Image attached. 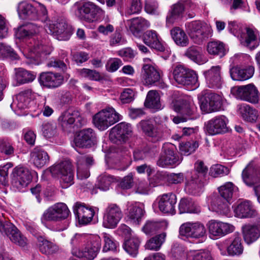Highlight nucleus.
Wrapping results in <instances>:
<instances>
[{"instance_id":"obj_1","label":"nucleus","mask_w":260,"mask_h":260,"mask_svg":"<svg viewBox=\"0 0 260 260\" xmlns=\"http://www.w3.org/2000/svg\"><path fill=\"white\" fill-rule=\"evenodd\" d=\"M46 174L50 173L53 177H57L63 188H67L74 183V174L71 162L63 161L48 168L45 170Z\"/></svg>"},{"instance_id":"obj_2","label":"nucleus","mask_w":260,"mask_h":260,"mask_svg":"<svg viewBox=\"0 0 260 260\" xmlns=\"http://www.w3.org/2000/svg\"><path fill=\"white\" fill-rule=\"evenodd\" d=\"M76 15L81 20L92 22L104 15V11L90 2H77L73 6Z\"/></svg>"},{"instance_id":"obj_3","label":"nucleus","mask_w":260,"mask_h":260,"mask_svg":"<svg viewBox=\"0 0 260 260\" xmlns=\"http://www.w3.org/2000/svg\"><path fill=\"white\" fill-rule=\"evenodd\" d=\"M188 34L197 44H201L212 36V29L210 25L201 21H193L185 24Z\"/></svg>"},{"instance_id":"obj_4","label":"nucleus","mask_w":260,"mask_h":260,"mask_svg":"<svg viewBox=\"0 0 260 260\" xmlns=\"http://www.w3.org/2000/svg\"><path fill=\"white\" fill-rule=\"evenodd\" d=\"M241 26L236 21H230L228 25V29L231 33L235 36L240 37L241 43L244 46L250 49H253L259 45V38L257 31L247 28L246 34H242Z\"/></svg>"},{"instance_id":"obj_5","label":"nucleus","mask_w":260,"mask_h":260,"mask_svg":"<svg viewBox=\"0 0 260 260\" xmlns=\"http://www.w3.org/2000/svg\"><path fill=\"white\" fill-rule=\"evenodd\" d=\"M119 120V114L112 107L106 108L100 111L93 117L95 126L101 131L107 129Z\"/></svg>"},{"instance_id":"obj_6","label":"nucleus","mask_w":260,"mask_h":260,"mask_svg":"<svg viewBox=\"0 0 260 260\" xmlns=\"http://www.w3.org/2000/svg\"><path fill=\"white\" fill-rule=\"evenodd\" d=\"M162 73L159 69L149 63L143 65L141 73V81L145 86L152 85L158 83L161 88L167 87V85L161 82Z\"/></svg>"},{"instance_id":"obj_7","label":"nucleus","mask_w":260,"mask_h":260,"mask_svg":"<svg viewBox=\"0 0 260 260\" xmlns=\"http://www.w3.org/2000/svg\"><path fill=\"white\" fill-rule=\"evenodd\" d=\"M70 213L68 207L63 203H58L46 210L41 217L44 224L47 222H56L68 217Z\"/></svg>"},{"instance_id":"obj_8","label":"nucleus","mask_w":260,"mask_h":260,"mask_svg":"<svg viewBox=\"0 0 260 260\" xmlns=\"http://www.w3.org/2000/svg\"><path fill=\"white\" fill-rule=\"evenodd\" d=\"M182 158L176 152L175 147L171 143L164 144L157 161V165L160 167H174L178 165Z\"/></svg>"},{"instance_id":"obj_9","label":"nucleus","mask_w":260,"mask_h":260,"mask_svg":"<svg viewBox=\"0 0 260 260\" xmlns=\"http://www.w3.org/2000/svg\"><path fill=\"white\" fill-rule=\"evenodd\" d=\"M173 74L174 80L179 84L194 87L199 85L197 73L182 66H176L173 70Z\"/></svg>"},{"instance_id":"obj_10","label":"nucleus","mask_w":260,"mask_h":260,"mask_svg":"<svg viewBox=\"0 0 260 260\" xmlns=\"http://www.w3.org/2000/svg\"><path fill=\"white\" fill-rule=\"evenodd\" d=\"M101 248V239L97 235L91 237L84 249L73 248V255L78 258H84L88 260L94 259Z\"/></svg>"},{"instance_id":"obj_11","label":"nucleus","mask_w":260,"mask_h":260,"mask_svg":"<svg viewBox=\"0 0 260 260\" xmlns=\"http://www.w3.org/2000/svg\"><path fill=\"white\" fill-rule=\"evenodd\" d=\"M46 32L52 35L59 41H67L71 36L70 29L63 19H58L53 22L50 20L44 25Z\"/></svg>"},{"instance_id":"obj_12","label":"nucleus","mask_w":260,"mask_h":260,"mask_svg":"<svg viewBox=\"0 0 260 260\" xmlns=\"http://www.w3.org/2000/svg\"><path fill=\"white\" fill-rule=\"evenodd\" d=\"M179 235L186 238L204 239L206 237L205 225L199 221H187L182 223L179 228Z\"/></svg>"},{"instance_id":"obj_13","label":"nucleus","mask_w":260,"mask_h":260,"mask_svg":"<svg viewBox=\"0 0 260 260\" xmlns=\"http://www.w3.org/2000/svg\"><path fill=\"white\" fill-rule=\"evenodd\" d=\"M217 246L222 255L238 256L243 251L241 239L238 236H235L233 239H225Z\"/></svg>"},{"instance_id":"obj_14","label":"nucleus","mask_w":260,"mask_h":260,"mask_svg":"<svg viewBox=\"0 0 260 260\" xmlns=\"http://www.w3.org/2000/svg\"><path fill=\"white\" fill-rule=\"evenodd\" d=\"M11 175L13 187L18 190L27 186L32 179L29 169L20 166L13 169Z\"/></svg>"},{"instance_id":"obj_15","label":"nucleus","mask_w":260,"mask_h":260,"mask_svg":"<svg viewBox=\"0 0 260 260\" xmlns=\"http://www.w3.org/2000/svg\"><path fill=\"white\" fill-rule=\"evenodd\" d=\"M27 50L28 54L26 55V57L30 59L28 63L38 64L39 55L41 53L49 54L51 51V48L50 47V43L48 40L46 39L38 40L35 41L33 45L28 46Z\"/></svg>"},{"instance_id":"obj_16","label":"nucleus","mask_w":260,"mask_h":260,"mask_svg":"<svg viewBox=\"0 0 260 260\" xmlns=\"http://www.w3.org/2000/svg\"><path fill=\"white\" fill-rule=\"evenodd\" d=\"M232 93L237 98L252 104L258 103V91L252 84L236 87L232 89Z\"/></svg>"},{"instance_id":"obj_17","label":"nucleus","mask_w":260,"mask_h":260,"mask_svg":"<svg viewBox=\"0 0 260 260\" xmlns=\"http://www.w3.org/2000/svg\"><path fill=\"white\" fill-rule=\"evenodd\" d=\"M228 119L224 115L214 117L205 123V131L211 136L224 133L228 131Z\"/></svg>"},{"instance_id":"obj_18","label":"nucleus","mask_w":260,"mask_h":260,"mask_svg":"<svg viewBox=\"0 0 260 260\" xmlns=\"http://www.w3.org/2000/svg\"><path fill=\"white\" fill-rule=\"evenodd\" d=\"M123 216L121 209L116 204L109 205L105 210L103 217V226L106 228L114 229Z\"/></svg>"},{"instance_id":"obj_19","label":"nucleus","mask_w":260,"mask_h":260,"mask_svg":"<svg viewBox=\"0 0 260 260\" xmlns=\"http://www.w3.org/2000/svg\"><path fill=\"white\" fill-rule=\"evenodd\" d=\"M132 127L131 124L121 122L111 128L109 138L114 143L118 141L126 142L132 135Z\"/></svg>"},{"instance_id":"obj_20","label":"nucleus","mask_w":260,"mask_h":260,"mask_svg":"<svg viewBox=\"0 0 260 260\" xmlns=\"http://www.w3.org/2000/svg\"><path fill=\"white\" fill-rule=\"evenodd\" d=\"M58 120L64 131H70L76 121L79 123V126H81L84 123V120L80 116V113L72 109L63 112L58 117Z\"/></svg>"},{"instance_id":"obj_21","label":"nucleus","mask_w":260,"mask_h":260,"mask_svg":"<svg viewBox=\"0 0 260 260\" xmlns=\"http://www.w3.org/2000/svg\"><path fill=\"white\" fill-rule=\"evenodd\" d=\"M242 177L243 182L249 186L260 184V168L252 162L249 163L243 170Z\"/></svg>"},{"instance_id":"obj_22","label":"nucleus","mask_w":260,"mask_h":260,"mask_svg":"<svg viewBox=\"0 0 260 260\" xmlns=\"http://www.w3.org/2000/svg\"><path fill=\"white\" fill-rule=\"evenodd\" d=\"M222 106V99L218 94L210 93L206 95L200 103L201 110L206 113L219 111Z\"/></svg>"},{"instance_id":"obj_23","label":"nucleus","mask_w":260,"mask_h":260,"mask_svg":"<svg viewBox=\"0 0 260 260\" xmlns=\"http://www.w3.org/2000/svg\"><path fill=\"white\" fill-rule=\"evenodd\" d=\"M158 199V208L164 213L174 215L176 213V196L172 192L164 193Z\"/></svg>"},{"instance_id":"obj_24","label":"nucleus","mask_w":260,"mask_h":260,"mask_svg":"<svg viewBox=\"0 0 260 260\" xmlns=\"http://www.w3.org/2000/svg\"><path fill=\"white\" fill-rule=\"evenodd\" d=\"M93 157L88 155L77 156V176L80 179L87 178L90 176L89 169L93 164Z\"/></svg>"},{"instance_id":"obj_25","label":"nucleus","mask_w":260,"mask_h":260,"mask_svg":"<svg viewBox=\"0 0 260 260\" xmlns=\"http://www.w3.org/2000/svg\"><path fill=\"white\" fill-rule=\"evenodd\" d=\"M74 212L77 215L80 224H86L92 219L95 214L94 209L84 204L77 202L74 206Z\"/></svg>"},{"instance_id":"obj_26","label":"nucleus","mask_w":260,"mask_h":260,"mask_svg":"<svg viewBox=\"0 0 260 260\" xmlns=\"http://www.w3.org/2000/svg\"><path fill=\"white\" fill-rule=\"evenodd\" d=\"M74 142L78 147H90L96 143L95 134L91 128L84 129L75 137Z\"/></svg>"},{"instance_id":"obj_27","label":"nucleus","mask_w":260,"mask_h":260,"mask_svg":"<svg viewBox=\"0 0 260 260\" xmlns=\"http://www.w3.org/2000/svg\"><path fill=\"white\" fill-rule=\"evenodd\" d=\"M204 185L205 180L199 177L197 173L192 174L186 179L184 190L189 194L198 196L203 192Z\"/></svg>"},{"instance_id":"obj_28","label":"nucleus","mask_w":260,"mask_h":260,"mask_svg":"<svg viewBox=\"0 0 260 260\" xmlns=\"http://www.w3.org/2000/svg\"><path fill=\"white\" fill-rule=\"evenodd\" d=\"M32 96V91L30 89H27L22 91L16 95V98L14 99L11 107L13 108H17L18 110H23L25 108H35L34 106V102L31 101Z\"/></svg>"},{"instance_id":"obj_29","label":"nucleus","mask_w":260,"mask_h":260,"mask_svg":"<svg viewBox=\"0 0 260 260\" xmlns=\"http://www.w3.org/2000/svg\"><path fill=\"white\" fill-rule=\"evenodd\" d=\"M63 77L59 73H42L39 77L40 84L48 88H57L63 83Z\"/></svg>"},{"instance_id":"obj_30","label":"nucleus","mask_w":260,"mask_h":260,"mask_svg":"<svg viewBox=\"0 0 260 260\" xmlns=\"http://www.w3.org/2000/svg\"><path fill=\"white\" fill-rule=\"evenodd\" d=\"M207 84L210 88H219L221 87L223 80L221 76V68L219 66H213L205 72Z\"/></svg>"},{"instance_id":"obj_31","label":"nucleus","mask_w":260,"mask_h":260,"mask_svg":"<svg viewBox=\"0 0 260 260\" xmlns=\"http://www.w3.org/2000/svg\"><path fill=\"white\" fill-rule=\"evenodd\" d=\"M17 11L21 18L37 19L38 13L35 7V5H32L26 1L20 2L17 4Z\"/></svg>"},{"instance_id":"obj_32","label":"nucleus","mask_w":260,"mask_h":260,"mask_svg":"<svg viewBox=\"0 0 260 260\" xmlns=\"http://www.w3.org/2000/svg\"><path fill=\"white\" fill-rule=\"evenodd\" d=\"M143 42L151 48L159 51H164L165 47L162 44L161 38L155 30L146 31L142 37Z\"/></svg>"},{"instance_id":"obj_33","label":"nucleus","mask_w":260,"mask_h":260,"mask_svg":"<svg viewBox=\"0 0 260 260\" xmlns=\"http://www.w3.org/2000/svg\"><path fill=\"white\" fill-rule=\"evenodd\" d=\"M40 27L33 23H27L20 26L16 31V36L19 39H29L38 34Z\"/></svg>"},{"instance_id":"obj_34","label":"nucleus","mask_w":260,"mask_h":260,"mask_svg":"<svg viewBox=\"0 0 260 260\" xmlns=\"http://www.w3.org/2000/svg\"><path fill=\"white\" fill-rule=\"evenodd\" d=\"M30 160L36 167L42 168L49 163L50 157L42 149L35 148L30 153Z\"/></svg>"},{"instance_id":"obj_35","label":"nucleus","mask_w":260,"mask_h":260,"mask_svg":"<svg viewBox=\"0 0 260 260\" xmlns=\"http://www.w3.org/2000/svg\"><path fill=\"white\" fill-rule=\"evenodd\" d=\"M242 232L245 242L250 244L260 237V226L250 224H245L242 227Z\"/></svg>"},{"instance_id":"obj_36","label":"nucleus","mask_w":260,"mask_h":260,"mask_svg":"<svg viewBox=\"0 0 260 260\" xmlns=\"http://www.w3.org/2000/svg\"><path fill=\"white\" fill-rule=\"evenodd\" d=\"M127 25L133 35L136 37H139L143 30L150 26V23L142 17H136L128 20Z\"/></svg>"},{"instance_id":"obj_37","label":"nucleus","mask_w":260,"mask_h":260,"mask_svg":"<svg viewBox=\"0 0 260 260\" xmlns=\"http://www.w3.org/2000/svg\"><path fill=\"white\" fill-rule=\"evenodd\" d=\"M234 212L236 217L241 218L251 217L256 214V210L249 201L239 204L235 209Z\"/></svg>"},{"instance_id":"obj_38","label":"nucleus","mask_w":260,"mask_h":260,"mask_svg":"<svg viewBox=\"0 0 260 260\" xmlns=\"http://www.w3.org/2000/svg\"><path fill=\"white\" fill-rule=\"evenodd\" d=\"M254 68L249 66L246 69H241L238 67L231 69L230 73L232 79L235 81H244L252 77Z\"/></svg>"},{"instance_id":"obj_39","label":"nucleus","mask_w":260,"mask_h":260,"mask_svg":"<svg viewBox=\"0 0 260 260\" xmlns=\"http://www.w3.org/2000/svg\"><path fill=\"white\" fill-rule=\"evenodd\" d=\"M227 201L220 197L214 198L211 201L210 208L213 211L223 215H228L230 212L229 203Z\"/></svg>"},{"instance_id":"obj_40","label":"nucleus","mask_w":260,"mask_h":260,"mask_svg":"<svg viewBox=\"0 0 260 260\" xmlns=\"http://www.w3.org/2000/svg\"><path fill=\"white\" fill-rule=\"evenodd\" d=\"M184 10L185 6L184 4L180 2L172 5L167 16V23L172 24L175 21L181 18L183 16Z\"/></svg>"},{"instance_id":"obj_41","label":"nucleus","mask_w":260,"mask_h":260,"mask_svg":"<svg viewBox=\"0 0 260 260\" xmlns=\"http://www.w3.org/2000/svg\"><path fill=\"white\" fill-rule=\"evenodd\" d=\"M127 210L128 217L131 221L136 225H138L144 214L142 205L139 203L131 204Z\"/></svg>"},{"instance_id":"obj_42","label":"nucleus","mask_w":260,"mask_h":260,"mask_svg":"<svg viewBox=\"0 0 260 260\" xmlns=\"http://www.w3.org/2000/svg\"><path fill=\"white\" fill-rule=\"evenodd\" d=\"M171 37L176 44L180 47H186L189 44V39L184 31L178 27L170 31Z\"/></svg>"},{"instance_id":"obj_43","label":"nucleus","mask_w":260,"mask_h":260,"mask_svg":"<svg viewBox=\"0 0 260 260\" xmlns=\"http://www.w3.org/2000/svg\"><path fill=\"white\" fill-rule=\"evenodd\" d=\"M38 247L40 251L46 255H53L59 250L58 247L55 244L43 237L38 239Z\"/></svg>"},{"instance_id":"obj_44","label":"nucleus","mask_w":260,"mask_h":260,"mask_svg":"<svg viewBox=\"0 0 260 260\" xmlns=\"http://www.w3.org/2000/svg\"><path fill=\"white\" fill-rule=\"evenodd\" d=\"M141 241L136 235L126 239L123 244L125 251L133 257H136L138 253V249Z\"/></svg>"},{"instance_id":"obj_45","label":"nucleus","mask_w":260,"mask_h":260,"mask_svg":"<svg viewBox=\"0 0 260 260\" xmlns=\"http://www.w3.org/2000/svg\"><path fill=\"white\" fill-rule=\"evenodd\" d=\"M179 210L180 214L198 213L200 212V208L191 199L183 198L180 201Z\"/></svg>"},{"instance_id":"obj_46","label":"nucleus","mask_w":260,"mask_h":260,"mask_svg":"<svg viewBox=\"0 0 260 260\" xmlns=\"http://www.w3.org/2000/svg\"><path fill=\"white\" fill-rule=\"evenodd\" d=\"M238 190V188L232 182H227L218 188L220 197L227 201H230L234 192Z\"/></svg>"},{"instance_id":"obj_47","label":"nucleus","mask_w":260,"mask_h":260,"mask_svg":"<svg viewBox=\"0 0 260 260\" xmlns=\"http://www.w3.org/2000/svg\"><path fill=\"white\" fill-rule=\"evenodd\" d=\"M145 106L149 108L159 110L161 109L160 96L156 90H150L147 95Z\"/></svg>"},{"instance_id":"obj_48","label":"nucleus","mask_w":260,"mask_h":260,"mask_svg":"<svg viewBox=\"0 0 260 260\" xmlns=\"http://www.w3.org/2000/svg\"><path fill=\"white\" fill-rule=\"evenodd\" d=\"M35 78L34 74L22 68L15 69V79L19 84L31 82Z\"/></svg>"},{"instance_id":"obj_49","label":"nucleus","mask_w":260,"mask_h":260,"mask_svg":"<svg viewBox=\"0 0 260 260\" xmlns=\"http://www.w3.org/2000/svg\"><path fill=\"white\" fill-rule=\"evenodd\" d=\"M172 106L177 112H180L188 115L191 114V103L185 99L180 98L177 100L173 101Z\"/></svg>"},{"instance_id":"obj_50","label":"nucleus","mask_w":260,"mask_h":260,"mask_svg":"<svg viewBox=\"0 0 260 260\" xmlns=\"http://www.w3.org/2000/svg\"><path fill=\"white\" fill-rule=\"evenodd\" d=\"M239 111L242 118L247 121H255L258 116L257 111L247 104L241 105Z\"/></svg>"},{"instance_id":"obj_51","label":"nucleus","mask_w":260,"mask_h":260,"mask_svg":"<svg viewBox=\"0 0 260 260\" xmlns=\"http://www.w3.org/2000/svg\"><path fill=\"white\" fill-rule=\"evenodd\" d=\"M11 228L6 233V235L9 238L10 240L13 243L21 246H24L26 244V241L19 231L14 225H10Z\"/></svg>"},{"instance_id":"obj_52","label":"nucleus","mask_w":260,"mask_h":260,"mask_svg":"<svg viewBox=\"0 0 260 260\" xmlns=\"http://www.w3.org/2000/svg\"><path fill=\"white\" fill-rule=\"evenodd\" d=\"M207 49L210 54L219 55L220 57L225 55L224 45L219 41L209 42L207 46Z\"/></svg>"},{"instance_id":"obj_53","label":"nucleus","mask_w":260,"mask_h":260,"mask_svg":"<svg viewBox=\"0 0 260 260\" xmlns=\"http://www.w3.org/2000/svg\"><path fill=\"white\" fill-rule=\"evenodd\" d=\"M166 234L162 233L150 239L146 244V249L151 250H158L165 241Z\"/></svg>"},{"instance_id":"obj_54","label":"nucleus","mask_w":260,"mask_h":260,"mask_svg":"<svg viewBox=\"0 0 260 260\" xmlns=\"http://www.w3.org/2000/svg\"><path fill=\"white\" fill-rule=\"evenodd\" d=\"M46 99L41 98L40 103L38 104L37 108H31V111L36 112V115L43 113V115L46 117L50 116L53 112V110L49 106L46 105Z\"/></svg>"},{"instance_id":"obj_55","label":"nucleus","mask_w":260,"mask_h":260,"mask_svg":"<svg viewBox=\"0 0 260 260\" xmlns=\"http://www.w3.org/2000/svg\"><path fill=\"white\" fill-rule=\"evenodd\" d=\"M77 72L82 77L87 78L90 80L100 81L103 79V77L95 70L83 68L79 69Z\"/></svg>"},{"instance_id":"obj_56","label":"nucleus","mask_w":260,"mask_h":260,"mask_svg":"<svg viewBox=\"0 0 260 260\" xmlns=\"http://www.w3.org/2000/svg\"><path fill=\"white\" fill-rule=\"evenodd\" d=\"M163 226L166 228L167 224L166 222L147 221L143 227L142 230L147 235L152 234L157 230L161 229Z\"/></svg>"},{"instance_id":"obj_57","label":"nucleus","mask_w":260,"mask_h":260,"mask_svg":"<svg viewBox=\"0 0 260 260\" xmlns=\"http://www.w3.org/2000/svg\"><path fill=\"white\" fill-rule=\"evenodd\" d=\"M185 55L195 62L202 63V50L200 47L197 46L189 47L185 52Z\"/></svg>"},{"instance_id":"obj_58","label":"nucleus","mask_w":260,"mask_h":260,"mask_svg":"<svg viewBox=\"0 0 260 260\" xmlns=\"http://www.w3.org/2000/svg\"><path fill=\"white\" fill-rule=\"evenodd\" d=\"M115 181V179L110 175H101L98 178L97 186L100 189L106 191L109 189V187L111 183L114 182Z\"/></svg>"},{"instance_id":"obj_59","label":"nucleus","mask_w":260,"mask_h":260,"mask_svg":"<svg viewBox=\"0 0 260 260\" xmlns=\"http://www.w3.org/2000/svg\"><path fill=\"white\" fill-rule=\"evenodd\" d=\"M0 57L9 58L11 60L19 59V57L9 46L0 43Z\"/></svg>"},{"instance_id":"obj_60","label":"nucleus","mask_w":260,"mask_h":260,"mask_svg":"<svg viewBox=\"0 0 260 260\" xmlns=\"http://www.w3.org/2000/svg\"><path fill=\"white\" fill-rule=\"evenodd\" d=\"M198 147V143L196 142H187L180 144L179 150L182 154L189 155L194 152Z\"/></svg>"},{"instance_id":"obj_61","label":"nucleus","mask_w":260,"mask_h":260,"mask_svg":"<svg viewBox=\"0 0 260 260\" xmlns=\"http://www.w3.org/2000/svg\"><path fill=\"white\" fill-rule=\"evenodd\" d=\"M167 172L157 171L156 174L149 179V184L152 187L160 185L167 180Z\"/></svg>"},{"instance_id":"obj_62","label":"nucleus","mask_w":260,"mask_h":260,"mask_svg":"<svg viewBox=\"0 0 260 260\" xmlns=\"http://www.w3.org/2000/svg\"><path fill=\"white\" fill-rule=\"evenodd\" d=\"M42 133L43 136L49 138L55 136L56 134V126L54 122H46L42 124Z\"/></svg>"},{"instance_id":"obj_63","label":"nucleus","mask_w":260,"mask_h":260,"mask_svg":"<svg viewBox=\"0 0 260 260\" xmlns=\"http://www.w3.org/2000/svg\"><path fill=\"white\" fill-rule=\"evenodd\" d=\"M209 234L215 237H220V221L212 219L207 224Z\"/></svg>"},{"instance_id":"obj_64","label":"nucleus","mask_w":260,"mask_h":260,"mask_svg":"<svg viewBox=\"0 0 260 260\" xmlns=\"http://www.w3.org/2000/svg\"><path fill=\"white\" fill-rule=\"evenodd\" d=\"M35 7L38 13L37 19H40L46 24V21L49 20L48 19V11L46 6L39 2H35Z\"/></svg>"}]
</instances>
